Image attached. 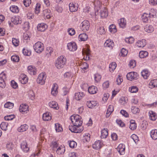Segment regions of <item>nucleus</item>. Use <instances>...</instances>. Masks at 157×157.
I'll return each mask as SVG.
<instances>
[{
	"instance_id": "15",
	"label": "nucleus",
	"mask_w": 157,
	"mask_h": 157,
	"mask_svg": "<svg viewBox=\"0 0 157 157\" xmlns=\"http://www.w3.org/2000/svg\"><path fill=\"white\" fill-rule=\"evenodd\" d=\"M78 6L77 3L74 4L73 2L70 3L69 4L70 11L71 12L77 11L78 8Z\"/></svg>"
},
{
	"instance_id": "40",
	"label": "nucleus",
	"mask_w": 157,
	"mask_h": 157,
	"mask_svg": "<svg viewBox=\"0 0 157 157\" xmlns=\"http://www.w3.org/2000/svg\"><path fill=\"white\" fill-rule=\"evenodd\" d=\"M149 117L150 119L152 121H155L157 117L156 113L152 111L149 112Z\"/></svg>"
},
{
	"instance_id": "14",
	"label": "nucleus",
	"mask_w": 157,
	"mask_h": 157,
	"mask_svg": "<svg viewBox=\"0 0 157 157\" xmlns=\"http://www.w3.org/2000/svg\"><path fill=\"white\" fill-rule=\"evenodd\" d=\"M29 106L28 105L26 104H21L19 107V110L20 112L22 113H26L29 111Z\"/></svg>"
},
{
	"instance_id": "5",
	"label": "nucleus",
	"mask_w": 157,
	"mask_h": 157,
	"mask_svg": "<svg viewBox=\"0 0 157 157\" xmlns=\"http://www.w3.org/2000/svg\"><path fill=\"white\" fill-rule=\"evenodd\" d=\"M90 26V22L86 20H84L81 24V29L82 31L84 32L89 30Z\"/></svg>"
},
{
	"instance_id": "26",
	"label": "nucleus",
	"mask_w": 157,
	"mask_h": 157,
	"mask_svg": "<svg viewBox=\"0 0 157 157\" xmlns=\"http://www.w3.org/2000/svg\"><path fill=\"white\" fill-rule=\"evenodd\" d=\"M150 135L151 138L154 140L157 139V129L152 130L150 132Z\"/></svg>"
},
{
	"instance_id": "18",
	"label": "nucleus",
	"mask_w": 157,
	"mask_h": 157,
	"mask_svg": "<svg viewBox=\"0 0 157 157\" xmlns=\"http://www.w3.org/2000/svg\"><path fill=\"white\" fill-rule=\"evenodd\" d=\"M114 46V43L112 40H107L105 42L104 46L110 49H112Z\"/></svg>"
},
{
	"instance_id": "13",
	"label": "nucleus",
	"mask_w": 157,
	"mask_h": 157,
	"mask_svg": "<svg viewBox=\"0 0 157 157\" xmlns=\"http://www.w3.org/2000/svg\"><path fill=\"white\" fill-rule=\"evenodd\" d=\"M11 21L15 25L20 24L21 23V20L19 16H14L11 18Z\"/></svg>"
},
{
	"instance_id": "36",
	"label": "nucleus",
	"mask_w": 157,
	"mask_h": 157,
	"mask_svg": "<svg viewBox=\"0 0 157 157\" xmlns=\"http://www.w3.org/2000/svg\"><path fill=\"white\" fill-rule=\"evenodd\" d=\"M84 94L82 92L76 93L75 94V98L76 100H79L84 96Z\"/></svg>"
},
{
	"instance_id": "20",
	"label": "nucleus",
	"mask_w": 157,
	"mask_h": 157,
	"mask_svg": "<svg viewBox=\"0 0 157 157\" xmlns=\"http://www.w3.org/2000/svg\"><path fill=\"white\" fill-rule=\"evenodd\" d=\"M58 88V85L56 84L55 83L53 84L51 92V93L52 95L54 96L56 95L58 92L57 90Z\"/></svg>"
},
{
	"instance_id": "33",
	"label": "nucleus",
	"mask_w": 157,
	"mask_h": 157,
	"mask_svg": "<svg viewBox=\"0 0 157 157\" xmlns=\"http://www.w3.org/2000/svg\"><path fill=\"white\" fill-rule=\"evenodd\" d=\"M78 38L80 40L85 41L88 39V36L86 33H83L79 35Z\"/></svg>"
},
{
	"instance_id": "6",
	"label": "nucleus",
	"mask_w": 157,
	"mask_h": 157,
	"mask_svg": "<svg viewBox=\"0 0 157 157\" xmlns=\"http://www.w3.org/2000/svg\"><path fill=\"white\" fill-rule=\"evenodd\" d=\"M80 126H76L75 125L69 126V129L72 132L76 133H80L82 131L83 129L80 128L79 127Z\"/></svg>"
},
{
	"instance_id": "2",
	"label": "nucleus",
	"mask_w": 157,
	"mask_h": 157,
	"mask_svg": "<svg viewBox=\"0 0 157 157\" xmlns=\"http://www.w3.org/2000/svg\"><path fill=\"white\" fill-rule=\"evenodd\" d=\"M70 119L73 124L76 126H81L82 121L81 117L78 115H73Z\"/></svg>"
},
{
	"instance_id": "24",
	"label": "nucleus",
	"mask_w": 157,
	"mask_h": 157,
	"mask_svg": "<svg viewBox=\"0 0 157 157\" xmlns=\"http://www.w3.org/2000/svg\"><path fill=\"white\" fill-rule=\"evenodd\" d=\"M65 150V147L61 146L59 147L56 151L58 154L60 155L63 154Z\"/></svg>"
},
{
	"instance_id": "53",
	"label": "nucleus",
	"mask_w": 157,
	"mask_h": 157,
	"mask_svg": "<svg viewBox=\"0 0 157 157\" xmlns=\"http://www.w3.org/2000/svg\"><path fill=\"white\" fill-rule=\"evenodd\" d=\"M101 78V76L98 74L94 75V79L95 81L97 82H98L100 81Z\"/></svg>"
},
{
	"instance_id": "52",
	"label": "nucleus",
	"mask_w": 157,
	"mask_h": 157,
	"mask_svg": "<svg viewBox=\"0 0 157 157\" xmlns=\"http://www.w3.org/2000/svg\"><path fill=\"white\" fill-rule=\"evenodd\" d=\"M8 125L7 123L2 122L0 124V127L2 130L6 131L7 129Z\"/></svg>"
},
{
	"instance_id": "46",
	"label": "nucleus",
	"mask_w": 157,
	"mask_h": 157,
	"mask_svg": "<svg viewBox=\"0 0 157 157\" xmlns=\"http://www.w3.org/2000/svg\"><path fill=\"white\" fill-rule=\"evenodd\" d=\"M10 10L11 11L14 13H17L19 11L17 6L15 5L12 6L10 8Z\"/></svg>"
},
{
	"instance_id": "28",
	"label": "nucleus",
	"mask_w": 157,
	"mask_h": 157,
	"mask_svg": "<svg viewBox=\"0 0 157 157\" xmlns=\"http://www.w3.org/2000/svg\"><path fill=\"white\" fill-rule=\"evenodd\" d=\"M97 103L95 101H88L86 103L87 106L89 108H93L97 106Z\"/></svg>"
},
{
	"instance_id": "17",
	"label": "nucleus",
	"mask_w": 157,
	"mask_h": 157,
	"mask_svg": "<svg viewBox=\"0 0 157 157\" xmlns=\"http://www.w3.org/2000/svg\"><path fill=\"white\" fill-rule=\"evenodd\" d=\"M146 44V40L145 39H142L137 41L136 45L138 48H143Z\"/></svg>"
},
{
	"instance_id": "48",
	"label": "nucleus",
	"mask_w": 157,
	"mask_h": 157,
	"mask_svg": "<svg viewBox=\"0 0 157 157\" xmlns=\"http://www.w3.org/2000/svg\"><path fill=\"white\" fill-rule=\"evenodd\" d=\"M56 130L57 132H59L62 131L63 130L62 127L60 124L59 123L55 124Z\"/></svg>"
},
{
	"instance_id": "31",
	"label": "nucleus",
	"mask_w": 157,
	"mask_h": 157,
	"mask_svg": "<svg viewBox=\"0 0 157 157\" xmlns=\"http://www.w3.org/2000/svg\"><path fill=\"white\" fill-rule=\"evenodd\" d=\"M49 105L50 107L56 109L57 110L59 108L57 103L55 101H52L50 102L49 103Z\"/></svg>"
},
{
	"instance_id": "1",
	"label": "nucleus",
	"mask_w": 157,
	"mask_h": 157,
	"mask_svg": "<svg viewBox=\"0 0 157 157\" xmlns=\"http://www.w3.org/2000/svg\"><path fill=\"white\" fill-rule=\"evenodd\" d=\"M66 63V58L63 56H60L56 61L55 66L57 69H60L64 67Z\"/></svg>"
},
{
	"instance_id": "23",
	"label": "nucleus",
	"mask_w": 157,
	"mask_h": 157,
	"mask_svg": "<svg viewBox=\"0 0 157 157\" xmlns=\"http://www.w3.org/2000/svg\"><path fill=\"white\" fill-rule=\"evenodd\" d=\"M59 146V144L57 140L53 141L51 142L50 147L53 151H56Z\"/></svg>"
},
{
	"instance_id": "58",
	"label": "nucleus",
	"mask_w": 157,
	"mask_h": 157,
	"mask_svg": "<svg viewBox=\"0 0 157 157\" xmlns=\"http://www.w3.org/2000/svg\"><path fill=\"white\" fill-rule=\"evenodd\" d=\"M90 135L89 133H86L84 136V142H88L90 141Z\"/></svg>"
},
{
	"instance_id": "12",
	"label": "nucleus",
	"mask_w": 157,
	"mask_h": 157,
	"mask_svg": "<svg viewBox=\"0 0 157 157\" xmlns=\"http://www.w3.org/2000/svg\"><path fill=\"white\" fill-rule=\"evenodd\" d=\"M67 47L68 49L71 51L74 52L77 48L76 44L74 43H69L67 44Z\"/></svg>"
},
{
	"instance_id": "59",
	"label": "nucleus",
	"mask_w": 157,
	"mask_h": 157,
	"mask_svg": "<svg viewBox=\"0 0 157 157\" xmlns=\"http://www.w3.org/2000/svg\"><path fill=\"white\" fill-rule=\"evenodd\" d=\"M90 50L88 48L86 49V50L85 52L86 57L84 58L85 60H88L89 59V55L90 54Z\"/></svg>"
},
{
	"instance_id": "34",
	"label": "nucleus",
	"mask_w": 157,
	"mask_h": 157,
	"mask_svg": "<svg viewBox=\"0 0 157 157\" xmlns=\"http://www.w3.org/2000/svg\"><path fill=\"white\" fill-rule=\"evenodd\" d=\"M100 15L102 17H105L108 16L107 10L105 7L100 12Z\"/></svg>"
},
{
	"instance_id": "8",
	"label": "nucleus",
	"mask_w": 157,
	"mask_h": 157,
	"mask_svg": "<svg viewBox=\"0 0 157 157\" xmlns=\"http://www.w3.org/2000/svg\"><path fill=\"white\" fill-rule=\"evenodd\" d=\"M21 149L24 152L27 153L29 150V148L28 146L27 143L25 140L23 141L21 143Z\"/></svg>"
},
{
	"instance_id": "41",
	"label": "nucleus",
	"mask_w": 157,
	"mask_h": 157,
	"mask_svg": "<svg viewBox=\"0 0 157 157\" xmlns=\"http://www.w3.org/2000/svg\"><path fill=\"white\" fill-rule=\"evenodd\" d=\"M150 17V15L146 13H144L142 16V19L144 22H147L148 21V18Z\"/></svg>"
},
{
	"instance_id": "61",
	"label": "nucleus",
	"mask_w": 157,
	"mask_h": 157,
	"mask_svg": "<svg viewBox=\"0 0 157 157\" xmlns=\"http://www.w3.org/2000/svg\"><path fill=\"white\" fill-rule=\"evenodd\" d=\"M11 59L14 62H18L19 60V58L18 56L13 55L12 56Z\"/></svg>"
},
{
	"instance_id": "7",
	"label": "nucleus",
	"mask_w": 157,
	"mask_h": 157,
	"mask_svg": "<svg viewBox=\"0 0 157 157\" xmlns=\"http://www.w3.org/2000/svg\"><path fill=\"white\" fill-rule=\"evenodd\" d=\"M138 75L135 72H130L128 73L127 75V78L128 80L132 81L137 79Z\"/></svg>"
},
{
	"instance_id": "29",
	"label": "nucleus",
	"mask_w": 157,
	"mask_h": 157,
	"mask_svg": "<svg viewBox=\"0 0 157 157\" xmlns=\"http://www.w3.org/2000/svg\"><path fill=\"white\" fill-rule=\"evenodd\" d=\"M53 52V49L52 48L48 47L47 48L46 51L45 56L47 58L51 56V53Z\"/></svg>"
},
{
	"instance_id": "3",
	"label": "nucleus",
	"mask_w": 157,
	"mask_h": 157,
	"mask_svg": "<svg viewBox=\"0 0 157 157\" xmlns=\"http://www.w3.org/2000/svg\"><path fill=\"white\" fill-rule=\"evenodd\" d=\"M33 48L36 52L40 53L44 50V47L43 44L38 41L35 44Z\"/></svg>"
},
{
	"instance_id": "47",
	"label": "nucleus",
	"mask_w": 157,
	"mask_h": 157,
	"mask_svg": "<svg viewBox=\"0 0 157 157\" xmlns=\"http://www.w3.org/2000/svg\"><path fill=\"white\" fill-rule=\"evenodd\" d=\"M131 110L132 113L134 114L139 113L140 112L139 109L137 107L132 106L131 108Z\"/></svg>"
},
{
	"instance_id": "50",
	"label": "nucleus",
	"mask_w": 157,
	"mask_h": 157,
	"mask_svg": "<svg viewBox=\"0 0 157 157\" xmlns=\"http://www.w3.org/2000/svg\"><path fill=\"white\" fill-rule=\"evenodd\" d=\"M156 10L152 9L151 10L150 12L148 14L150 15V17H154L156 16Z\"/></svg>"
},
{
	"instance_id": "56",
	"label": "nucleus",
	"mask_w": 157,
	"mask_h": 157,
	"mask_svg": "<svg viewBox=\"0 0 157 157\" xmlns=\"http://www.w3.org/2000/svg\"><path fill=\"white\" fill-rule=\"evenodd\" d=\"M104 28L103 27H101L98 29V33L101 35L104 34L105 33Z\"/></svg>"
},
{
	"instance_id": "39",
	"label": "nucleus",
	"mask_w": 157,
	"mask_h": 157,
	"mask_svg": "<svg viewBox=\"0 0 157 157\" xmlns=\"http://www.w3.org/2000/svg\"><path fill=\"white\" fill-rule=\"evenodd\" d=\"M28 72L31 75H35L36 73V69L31 66H29L28 67Z\"/></svg>"
},
{
	"instance_id": "21",
	"label": "nucleus",
	"mask_w": 157,
	"mask_h": 157,
	"mask_svg": "<svg viewBox=\"0 0 157 157\" xmlns=\"http://www.w3.org/2000/svg\"><path fill=\"white\" fill-rule=\"evenodd\" d=\"M119 25L120 27L124 28L126 25V20L124 18H121L118 20Z\"/></svg>"
},
{
	"instance_id": "11",
	"label": "nucleus",
	"mask_w": 157,
	"mask_h": 157,
	"mask_svg": "<svg viewBox=\"0 0 157 157\" xmlns=\"http://www.w3.org/2000/svg\"><path fill=\"white\" fill-rule=\"evenodd\" d=\"M47 25L44 23L39 24L37 26L38 30L41 32L44 31L47 29Z\"/></svg>"
},
{
	"instance_id": "32",
	"label": "nucleus",
	"mask_w": 157,
	"mask_h": 157,
	"mask_svg": "<svg viewBox=\"0 0 157 157\" xmlns=\"http://www.w3.org/2000/svg\"><path fill=\"white\" fill-rule=\"evenodd\" d=\"M144 30L147 32L150 33L154 31V28L151 25H147L145 26L144 28Z\"/></svg>"
},
{
	"instance_id": "55",
	"label": "nucleus",
	"mask_w": 157,
	"mask_h": 157,
	"mask_svg": "<svg viewBox=\"0 0 157 157\" xmlns=\"http://www.w3.org/2000/svg\"><path fill=\"white\" fill-rule=\"evenodd\" d=\"M40 4L39 3H37L35 9V11L36 14H38L40 13Z\"/></svg>"
},
{
	"instance_id": "42",
	"label": "nucleus",
	"mask_w": 157,
	"mask_h": 157,
	"mask_svg": "<svg viewBox=\"0 0 157 157\" xmlns=\"http://www.w3.org/2000/svg\"><path fill=\"white\" fill-rule=\"evenodd\" d=\"M28 128V126L26 124L21 125L18 128V130L20 132H23L26 131Z\"/></svg>"
},
{
	"instance_id": "57",
	"label": "nucleus",
	"mask_w": 157,
	"mask_h": 157,
	"mask_svg": "<svg viewBox=\"0 0 157 157\" xmlns=\"http://www.w3.org/2000/svg\"><path fill=\"white\" fill-rule=\"evenodd\" d=\"M6 148L9 150H12L13 148L14 145L11 142H9L6 144Z\"/></svg>"
},
{
	"instance_id": "19",
	"label": "nucleus",
	"mask_w": 157,
	"mask_h": 157,
	"mask_svg": "<svg viewBox=\"0 0 157 157\" xmlns=\"http://www.w3.org/2000/svg\"><path fill=\"white\" fill-rule=\"evenodd\" d=\"M125 150V146L122 144H120L117 147V151L121 155H123L124 153Z\"/></svg>"
},
{
	"instance_id": "43",
	"label": "nucleus",
	"mask_w": 157,
	"mask_h": 157,
	"mask_svg": "<svg viewBox=\"0 0 157 157\" xmlns=\"http://www.w3.org/2000/svg\"><path fill=\"white\" fill-rule=\"evenodd\" d=\"M148 55V53L146 51H141L139 52V56L141 58H144Z\"/></svg>"
},
{
	"instance_id": "25",
	"label": "nucleus",
	"mask_w": 157,
	"mask_h": 157,
	"mask_svg": "<svg viewBox=\"0 0 157 157\" xmlns=\"http://www.w3.org/2000/svg\"><path fill=\"white\" fill-rule=\"evenodd\" d=\"M141 73L142 76L145 79H147L150 75V72L146 69L143 70Z\"/></svg>"
},
{
	"instance_id": "63",
	"label": "nucleus",
	"mask_w": 157,
	"mask_h": 157,
	"mask_svg": "<svg viewBox=\"0 0 157 157\" xmlns=\"http://www.w3.org/2000/svg\"><path fill=\"white\" fill-rule=\"evenodd\" d=\"M128 52V51L126 49L123 48L121 49V56L123 57H124L127 55Z\"/></svg>"
},
{
	"instance_id": "9",
	"label": "nucleus",
	"mask_w": 157,
	"mask_h": 157,
	"mask_svg": "<svg viewBox=\"0 0 157 157\" xmlns=\"http://www.w3.org/2000/svg\"><path fill=\"white\" fill-rule=\"evenodd\" d=\"M19 80L22 84H26L28 81V78L27 76L24 74H21L19 76Z\"/></svg>"
},
{
	"instance_id": "38",
	"label": "nucleus",
	"mask_w": 157,
	"mask_h": 157,
	"mask_svg": "<svg viewBox=\"0 0 157 157\" xmlns=\"http://www.w3.org/2000/svg\"><path fill=\"white\" fill-rule=\"evenodd\" d=\"M149 87L151 89L157 86V80L154 79L151 81L149 83Z\"/></svg>"
},
{
	"instance_id": "27",
	"label": "nucleus",
	"mask_w": 157,
	"mask_h": 157,
	"mask_svg": "<svg viewBox=\"0 0 157 157\" xmlns=\"http://www.w3.org/2000/svg\"><path fill=\"white\" fill-rule=\"evenodd\" d=\"M114 110V107L113 105H109L106 112V117H109L111 113Z\"/></svg>"
},
{
	"instance_id": "54",
	"label": "nucleus",
	"mask_w": 157,
	"mask_h": 157,
	"mask_svg": "<svg viewBox=\"0 0 157 157\" xmlns=\"http://www.w3.org/2000/svg\"><path fill=\"white\" fill-rule=\"evenodd\" d=\"M4 107L9 109H11L13 106V104L10 102L6 103L4 105Z\"/></svg>"
},
{
	"instance_id": "30",
	"label": "nucleus",
	"mask_w": 157,
	"mask_h": 157,
	"mask_svg": "<svg viewBox=\"0 0 157 157\" xmlns=\"http://www.w3.org/2000/svg\"><path fill=\"white\" fill-rule=\"evenodd\" d=\"M93 2L95 8L97 9L98 11L99 9H100L101 6V2L99 0H95Z\"/></svg>"
},
{
	"instance_id": "44",
	"label": "nucleus",
	"mask_w": 157,
	"mask_h": 157,
	"mask_svg": "<svg viewBox=\"0 0 157 157\" xmlns=\"http://www.w3.org/2000/svg\"><path fill=\"white\" fill-rule=\"evenodd\" d=\"M117 67V64L115 62L111 63L109 65V69L110 72H113L115 69Z\"/></svg>"
},
{
	"instance_id": "49",
	"label": "nucleus",
	"mask_w": 157,
	"mask_h": 157,
	"mask_svg": "<svg viewBox=\"0 0 157 157\" xmlns=\"http://www.w3.org/2000/svg\"><path fill=\"white\" fill-rule=\"evenodd\" d=\"M109 30L110 32L114 33L117 32V29L115 25L112 24L109 27Z\"/></svg>"
},
{
	"instance_id": "4",
	"label": "nucleus",
	"mask_w": 157,
	"mask_h": 157,
	"mask_svg": "<svg viewBox=\"0 0 157 157\" xmlns=\"http://www.w3.org/2000/svg\"><path fill=\"white\" fill-rule=\"evenodd\" d=\"M46 78V76L45 73H42L38 75L36 79V82L38 84L41 85H43L45 83V81Z\"/></svg>"
},
{
	"instance_id": "51",
	"label": "nucleus",
	"mask_w": 157,
	"mask_h": 157,
	"mask_svg": "<svg viewBox=\"0 0 157 157\" xmlns=\"http://www.w3.org/2000/svg\"><path fill=\"white\" fill-rule=\"evenodd\" d=\"M138 90V88L136 86H132L130 87L129 90L132 93H134L137 92Z\"/></svg>"
},
{
	"instance_id": "22",
	"label": "nucleus",
	"mask_w": 157,
	"mask_h": 157,
	"mask_svg": "<svg viewBox=\"0 0 157 157\" xmlns=\"http://www.w3.org/2000/svg\"><path fill=\"white\" fill-rule=\"evenodd\" d=\"M51 114L49 112H46L43 115V119L44 121H48L51 120L52 117Z\"/></svg>"
},
{
	"instance_id": "45",
	"label": "nucleus",
	"mask_w": 157,
	"mask_h": 157,
	"mask_svg": "<svg viewBox=\"0 0 157 157\" xmlns=\"http://www.w3.org/2000/svg\"><path fill=\"white\" fill-rule=\"evenodd\" d=\"M88 67V65L86 62H84L80 65V68L82 69V72H85L84 70L87 69Z\"/></svg>"
},
{
	"instance_id": "16",
	"label": "nucleus",
	"mask_w": 157,
	"mask_h": 157,
	"mask_svg": "<svg viewBox=\"0 0 157 157\" xmlns=\"http://www.w3.org/2000/svg\"><path fill=\"white\" fill-rule=\"evenodd\" d=\"M102 143L101 141L97 140L92 145L93 148L96 150L100 149L102 146Z\"/></svg>"
},
{
	"instance_id": "37",
	"label": "nucleus",
	"mask_w": 157,
	"mask_h": 157,
	"mask_svg": "<svg viewBox=\"0 0 157 157\" xmlns=\"http://www.w3.org/2000/svg\"><path fill=\"white\" fill-rule=\"evenodd\" d=\"M108 131L107 129L104 128L101 131V138H106L108 135Z\"/></svg>"
},
{
	"instance_id": "10",
	"label": "nucleus",
	"mask_w": 157,
	"mask_h": 157,
	"mask_svg": "<svg viewBox=\"0 0 157 157\" xmlns=\"http://www.w3.org/2000/svg\"><path fill=\"white\" fill-rule=\"evenodd\" d=\"M42 14L44 18L48 19L51 18L52 13L50 10L46 9L43 10Z\"/></svg>"
},
{
	"instance_id": "64",
	"label": "nucleus",
	"mask_w": 157,
	"mask_h": 157,
	"mask_svg": "<svg viewBox=\"0 0 157 157\" xmlns=\"http://www.w3.org/2000/svg\"><path fill=\"white\" fill-rule=\"evenodd\" d=\"M23 53L24 55L29 56L31 54V52L27 49H24L23 50Z\"/></svg>"
},
{
	"instance_id": "35",
	"label": "nucleus",
	"mask_w": 157,
	"mask_h": 157,
	"mask_svg": "<svg viewBox=\"0 0 157 157\" xmlns=\"http://www.w3.org/2000/svg\"><path fill=\"white\" fill-rule=\"evenodd\" d=\"M97 89L94 86H91L88 88V91L89 93L92 94H95L97 92Z\"/></svg>"
},
{
	"instance_id": "60",
	"label": "nucleus",
	"mask_w": 157,
	"mask_h": 157,
	"mask_svg": "<svg viewBox=\"0 0 157 157\" xmlns=\"http://www.w3.org/2000/svg\"><path fill=\"white\" fill-rule=\"evenodd\" d=\"M12 42L13 45L15 46H17L19 45V41L17 39L13 38Z\"/></svg>"
},
{
	"instance_id": "62",
	"label": "nucleus",
	"mask_w": 157,
	"mask_h": 157,
	"mask_svg": "<svg viewBox=\"0 0 157 157\" xmlns=\"http://www.w3.org/2000/svg\"><path fill=\"white\" fill-rule=\"evenodd\" d=\"M125 41L128 43L132 44L134 41V39L132 37L127 38L125 39Z\"/></svg>"
}]
</instances>
